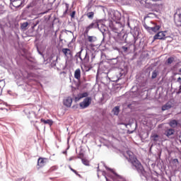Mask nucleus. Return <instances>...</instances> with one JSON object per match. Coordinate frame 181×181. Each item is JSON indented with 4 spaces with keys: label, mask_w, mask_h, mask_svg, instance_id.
Instances as JSON below:
<instances>
[{
    "label": "nucleus",
    "mask_w": 181,
    "mask_h": 181,
    "mask_svg": "<svg viewBox=\"0 0 181 181\" xmlns=\"http://www.w3.org/2000/svg\"><path fill=\"white\" fill-rule=\"evenodd\" d=\"M81 52H83V49H81V50L79 52L78 57H79V59H81V61L82 62V63H83V64H86L88 63V62H90V56H88V53L86 52L85 57H84V58L83 59V58L81 57Z\"/></svg>",
    "instance_id": "obj_8"
},
{
    "label": "nucleus",
    "mask_w": 181,
    "mask_h": 181,
    "mask_svg": "<svg viewBox=\"0 0 181 181\" xmlns=\"http://www.w3.org/2000/svg\"><path fill=\"white\" fill-rule=\"evenodd\" d=\"M82 163L85 165V166H90V161L86 158L81 159Z\"/></svg>",
    "instance_id": "obj_24"
},
{
    "label": "nucleus",
    "mask_w": 181,
    "mask_h": 181,
    "mask_svg": "<svg viewBox=\"0 0 181 181\" xmlns=\"http://www.w3.org/2000/svg\"><path fill=\"white\" fill-rule=\"evenodd\" d=\"M173 134H175V129H167L165 132V135H166L168 137L171 136V135H173Z\"/></svg>",
    "instance_id": "obj_16"
},
{
    "label": "nucleus",
    "mask_w": 181,
    "mask_h": 181,
    "mask_svg": "<svg viewBox=\"0 0 181 181\" xmlns=\"http://www.w3.org/2000/svg\"><path fill=\"white\" fill-rule=\"evenodd\" d=\"M41 122H43L44 124H48V125H53V121L52 119H40Z\"/></svg>",
    "instance_id": "obj_19"
},
{
    "label": "nucleus",
    "mask_w": 181,
    "mask_h": 181,
    "mask_svg": "<svg viewBox=\"0 0 181 181\" xmlns=\"http://www.w3.org/2000/svg\"><path fill=\"white\" fill-rule=\"evenodd\" d=\"M95 37L94 36H90L88 35V42H90V43H93V42H95Z\"/></svg>",
    "instance_id": "obj_28"
},
{
    "label": "nucleus",
    "mask_w": 181,
    "mask_h": 181,
    "mask_svg": "<svg viewBox=\"0 0 181 181\" xmlns=\"http://www.w3.org/2000/svg\"><path fill=\"white\" fill-rule=\"evenodd\" d=\"M54 170H57V166L56 165L51 167L49 170V172H54Z\"/></svg>",
    "instance_id": "obj_30"
},
{
    "label": "nucleus",
    "mask_w": 181,
    "mask_h": 181,
    "mask_svg": "<svg viewBox=\"0 0 181 181\" xmlns=\"http://www.w3.org/2000/svg\"><path fill=\"white\" fill-rule=\"evenodd\" d=\"M158 0H146L145 1V3L147 4V5H149L150 6H152V5H153V2H155Z\"/></svg>",
    "instance_id": "obj_26"
},
{
    "label": "nucleus",
    "mask_w": 181,
    "mask_h": 181,
    "mask_svg": "<svg viewBox=\"0 0 181 181\" xmlns=\"http://www.w3.org/2000/svg\"><path fill=\"white\" fill-rule=\"evenodd\" d=\"M151 139L153 142H158V141H159V135H158L157 134H151Z\"/></svg>",
    "instance_id": "obj_18"
},
{
    "label": "nucleus",
    "mask_w": 181,
    "mask_h": 181,
    "mask_svg": "<svg viewBox=\"0 0 181 181\" xmlns=\"http://www.w3.org/2000/svg\"><path fill=\"white\" fill-rule=\"evenodd\" d=\"M122 49L124 50V52H127L128 51V47H125V46H123L122 47Z\"/></svg>",
    "instance_id": "obj_33"
},
{
    "label": "nucleus",
    "mask_w": 181,
    "mask_h": 181,
    "mask_svg": "<svg viewBox=\"0 0 181 181\" xmlns=\"http://www.w3.org/2000/svg\"><path fill=\"white\" fill-rule=\"evenodd\" d=\"M112 112L115 115H118L119 114V107L116 106L113 108Z\"/></svg>",
    "instance_id": "obj_21"
},
{
    "label": "nucleus",
    "mask_w": 181,
    "mask_h": 181,
    "mask_svg": "<svg viewBox=\"0 0 181 181\" xmlns=\"http://www.w3.org/2000/svg\"><path fill=\"white\" fill-rule=\"evenodd\" d=\"M1 81H4V80H0V83H1Z\"/></svg>",
    "instance_id": "obj_41"
},
{
    "label": "nucleus",
    "mask_w": 181,
    "mask_h": 181,
    "mask_svg": "<svg viewBox=\"0 0 181 181\" xmlns=\"http://www.w3.org/2000/svg\"><path fill=\"white\" fill-rule=\"evenodd\" d=\"M62 53L67 57V56H71L72 52L71 50L69 48H63Z\"/></svg>",
    "instance_id": "obj_14"
},
{
    "label": "nucleus",
    "mask_w": 181,
    "mask_h": 181,
    "mask_svg": "<svg viewBox=\"0 0 181 181\" xmlns=\"http://www.w3.org/2000/svg\"><path fill=\"white\" fill-rule=\"evenodd\" d=\"M166 31H160L153 37V40H165L166 39Z\"/></svg>",
    "instance_id": "obj_4"
},
{
    "label": "nucleus",
    "mask_w": 181,
    "mask_h": 181,
    "mask_svg": "<svg viewBox=\"0 0 181 181\" xmlns=\"http://www.w3.org/2000/svg\"><path fill=\"white\" fill-rule=\"evenodd\" d=\"M169 125L171 127V128H176V127L178 125V122L176 121V119H173L170 121Z\"/></svg>",
    "instance_id": "obj_17"
},
{
    "label": "nucleus",
    "mask_w": 181,
    "mask_h": 181,
    "mask_svg": "<svg viewBox=\"0 0 181 181\" xmlns=\"http://www.w3.org/2000/svg\"><path fill=\"white\" fill-rule=\"evenodd\" d=\"M112 20L116 23H119V21H121V14H119V13H114L112 16Z\"/></svg>",
    "instance_id": "obj_11"
},
{
    "label": "nucleus",
    "mask_w": 181,
    "mask_h": 181,
    "mask_svg": "<svg viewBox=\"0 0 181 181\" xmlns=\"http://www.w3.org/2000/svg\"><path fill=\"white\" fill-rule=\"evenodd\" d=\"M74 78H76V80H80V78H81V71L80 69H78L75 71Z\"/></svg>",
    "instance_id": "obj_15"
},
{
    "label": "nucleus",
    "mask_w": 181,
    "mask_h": 181,
    "mask_svg": "<svg viewBox=\"0 0 181 181\" xmlns=\"http://www.w3.org/2000/svg\"><path fill=\"white\" fill-rule=\"evenodd\" d=\"M179 73H181V68L179 69Z\"/></svg>",
    "instance_id": "obj_39"
},
{
    "label": "nucleus",
    "mask_w": 181,
    "mask_h": 181,
    "mask_svg": "<svg viewBox=\"0 0 181 181\" xmlns=\"http://www.w3.org/2000/svg\"><path fill=\"white\" fill-rule=\"evenodd\" d=\"M70 16L72 19H74V18H76V11H72Z\"/></svg>",
    "instance_id": "obj_31"
},
{
    "label": "nucleus",
    "mask_w": 181,
    "mask_h": 181,
    "mask_svg": "<svg viewBox=\"0 0 181 181\" xmlns=\"http://www.w3.org/2000/svg\"><path fill=\"white\" fill-rule=\"evenodd\" d=\"M93 101V98L91 97L87 96L82 102L79 103V107L81 110H86V108H88L90 105H91V102Z\"/></svg>",
    "instance_id": "obj_3"
},
{
    "label": "nucleus",
    "mask_w": 181,
    "mask_h": 181,
    "mask_svg": "<svg viewBox=\"0 0 181 181\" xmlns=\"http://www.w3.org/2000/svg\"><path fill=\"white\" fill-rule=\"evenodd\" d=\"M69 168L70 169V170H71V172L75 173V175H76V176H78L79 177H81V175L80 174H78L77 170L73 169V168H71V165H69Z\"/></svg>",
    "instance_id": "obj_23"
},
{
    "label": "nucleus",
    "mask_w": 181,
    "mask_h": 181,
    "mask_svg": "<svg viewBox=\"0 0 181 181\" xmlns=\"http://www.w3.org/2000/svg\"><path fill=\"white\" fill-rule=\"evenodd\" d=\"M172 107H173V103H172V101H168L166 104L162 106L161 110L162 111H166L170 110Z\"/></svg>",
    "instance_id": "obj_12"
},
{
    "label": "nucleus",
    "mask_w": 181,
    "mask_h": 181,
    "mask_svg": "<svg viewBox=\"0 0 181 181\" xmlns=\"http://www.w3.org/2000/svg\"><path fill=\"white\" fill-rule=\"evenodd\" d=\"M67 12H69V11H67V9H66L64 13L66 14V13H67Z\"/></svg>",
    "instance_id": "obj_37"
},
{
    "label": "nucleus",
    "mask_w": 181,
    "mask_h": 181,
    "mask_svg": "<svg viewBox=\"0 0 181 181\" xmlns=\"http://www.w3.org/2000/svg\"><path fill=\"white\" fill-rule=\"evenodd\" d=\"M173 62H175V58L173 57H170L169 58H168V59L165 62V64H168V66L172 64V63H173Z\"/></svg>",
    "instance_id": "obj_20"
},
{
    "label": "nucleus",
    "mask_w": 181,
    "mask_h": 181,
    "mask_svg": "<svg viewBox=\"0 0 181 181\" xmlns=\"http://www.w3.org/2000/svg\"><path fill=\"white\" fill-rule=\"evenodd\" d=\"M111 179L114 181H125V178L124 177L113 173V175H111Z\"/></svg>",
    "instance_id": "obj_10"
},
{
    "label": "nucleus",
    "mask_w": 181,
    "mask_h": 181,
    "mask_svg": "<svg viewBox=\"0 0 181 181\" xmlns=\"http://www.w3.org/2000/svg\"><path fill=\"white\" fill-rule=\"evenodd\" d=\"M28 26H29L28 22L23 23V24H21V29H26Z\"/></svg>",
    "instance_id": "obj_29"
},
{
    "label": "nucleus",
    "mask_w": 181,
    "mask_h": 181,
    "mask_svg": "<svg viewBox=\"0 0 181 181\" xmlns=\"http://www.w3.org/2000/svg\"><path fill=\"white\" fill-rule=\"evenodd\" d=\"M144 28H145L146 30L148 31L149 33H152V32L156 33L160 30V25L156 24V23H154L153 21H151L148 25L146 24V23H144Z\"/></svg>",
    "instance_id": "obj_2"
},
{
    "label": "nucleus",
    "mask_w": 181,
    "mask_h": 181,
    "mask_svg": "<svg viewBox=\"0 0 181 181\" xmlns=\"http://www.w3.org/2000/svg\"><path fill=\"white\" fill-rule=\"evenodd\" d=\"M156 77H158V71L154 70L152 73L151 78H152V80H153V79L156 78Z\"/></svg>",
    "instance_id": "obj_27"
},
{
    "label": "nucleus",
    "mask_w": 181,
    "mask_h": 181,
    "mask_svg": "<svg viewBox=\"0 0 181 181\" xmlns=\"http://www.w3.org/2000/svg\"><path fill=\"white\" fill-rule=\"evenodd\" d=\"M30 105V107H31L32 108H33V107H35L34 105Z\"/></svg>",
    "instance_id": "obj_38"
},
{
    "label": "nucleus",
    "mask_w": 181,
    "mask_h": 181,
    "mask_svg": "<svg viewBox=\"0 0 181 181\" xmlns=\"http://www.w3.org/2000/svg\"><path fill=\"white\" fill-rule=\"evenodd\" d=\"M25 114L27 115L28 119H33L36 117V114L33 111H30L29 107H25L24 110Z\"/></svg>",
    "instance_id": "obj_7"
},
{
    "label": "nucleus",
    "mask_w": 181,
    "mask_h": 181,
    "mask_svg": "<svg viewBox=\"0 0 181 181\" xmlns=\"http://www.w3.org/2000/svg\"><path fill=\"white\" fill-rule=\"evenodd\" d=\"M99 25L98 22H93L91 23L89 25L86 27L85 29V35H88V33L90 32V30H91V29H94V28H98Z\"/></svg>",
    "instance_id": "obj_6"
},
{
    "label": "nucleus",
    "mask_w": 181,
    "mask_h": 181,
    "mask_svg": "<svg viewBox=\"0 0 181 181\" xmlns=\"http://www.w3.org/2000/svg\"><path fill=\"white\" fill-rule=\"evenodd\" d=\"M63 104H64V105H65V107L70 108V107H71V104H73V98H71V97H70V96L66 98L63 100Z\"/></svg>",
    "instance_id": "obj_9"
},
{
    "label": "nucleus",
    "mask_w": 181,
    "mask_h": 181,
    "mask_svg": "<svg viewBox=\"0 0 181 181\" xmlns=\"http://www.w3.org/2000/svg\"><path fill=\"white\" fill-rule=\"evenodd\" d=\"M86 16H88V19H93L94 12H93V11L88 12V13H86Z\"/></svg>",
    "instance_id": "obj_25"
},
{
    "label": "nucleus",
    "mask_w": 181,
    "mask_h": 181,
    "mask_svg": "<svg viewBox=\"0 0 181 181\" xmlns=\"http://www.w3.org/2000/svg\"><path fill=\"white\" fill-rule=\"evenodd\" d=\"M46 162L45 161V159L42 158H39L37 160V169H40V168H43L45 166Z\"/></svg>",
    "instance_id": "obj_13"
},
{
    "label": "nucleus",
    "mask_w": 181,
    "mask_h": 181,
    "mask_svg": "<svg viewBox=\"0 0 181 181\" xmlns=\"http://www.w3.org/2000/svg\"><path fill=\"white\" fill-rule=\"evenodd\" d=\"M11 2H13L14 5H16V2H20V4L16 6H21L23 2H25V0H10Z\"/></svg>",
    "instance_id": "obj_22"
},
{
    "label": "nucleus",
    "mask_w": 181,
    "mask_h": 181,
    "mask_svg": "<svg viewBox=\"0 0 181 181\" xmlns=\"http://www.w3.org/2000/svg\"><path fill=\"white\" fill-rule=\"evenodd\" d=\"M86 97H88V93L85 92V93H78L76 95L74 96V100L75 103H78V101H80V100L83 99V98H86Z\"/></svg>",
    "instance_id": "obj_5"
},
{
    "label": "nucleus",
    "mask_w": 181,
    "mask_h": 181,
    "mask_svg": "<svg viewBox=\"0 0 181 181\" xmlns=\"http://www.w3.org/2000/svg\"><path fill=\"white\" fill-rule=\"evenodd\" d=\"M74 159H77V157L71 156V157L69 158V160L71 161V160H74Z\"/></svg>",
    "instance_id": "obj_32"
},
{
    "label": "nucleus",
    "mask_w": 181,
    "mask_h": 181,
    "mask_svg": "<svg viewBox=\"0 0 181 181\" xmlns=\"http://www.w3.org/2000/svg\"><path fill=\"white\" fill-rule=\"evenodd\" d=\"M85 46H86V47H87V46H88L87 41L85 42Z\"/></svg>",
    "instance_id": "obj_36"
},
{
    "label": "nucleus",
    "mask_w": 181,
    "mask_h": 181,
    "mask_svg": "<svg viewBox=\"0 0 181 181\" xmlns=\"http://www.w3.org/2000/svg\"><path fill=\"white\" fill-rule=\"evenodd\" d=\"M63 153H67V151H64Z\"/></svg>",
    "instance_id": "obj_40"
},
{
    "label": "nucleus",
    "mask_w": 181,
    "mask_h": 181,
    "mask_svg": "<svg viewBox=\"0 0 181 181\" xmlns=\"http://www.w3.org/2000/svg\"><path fill=\"white\" fill-rule=\"evenodd\" d=\"M127 159L128 160V162L132 164L133 169H136L139 173L144 175V173H145V169L144 168L142 163H141V161L138 160L134 153L128 151H127Z\"/></svg>",
    "instance_id": "obj_1"
},
{
    "label": "nucleus",
    "mask_w": 181,
    "mask_h": 181,
    "mask_svg": "<svg viewBox=\"0 0 181 181\" xmlns=\"http://www.w3.org/2000/svg\"><path fill=\"white\" fill-rule=\"evenodd\" d=\"M177 81H178V83H180V81H181V78L180 77L177 78Z\"/></svg>",
    "instance_id": "obj_35"
},
{
    "label": "nucleus",
    "mask_w": 181,
    "mask_h": 181,
    "mask_svg": "<svg viewBox=\"0 0 181 181\" xmlns=\"http://www.w3.org/2000/svg\"><path fill=\"white\" fill-rule=\"evenodd\" d=\"M65 6H66V11H69V8L70 5L67 3H65Z\"/></svg>",
    "instance_id": "obj_34"
}]
</instances>
